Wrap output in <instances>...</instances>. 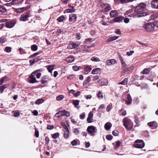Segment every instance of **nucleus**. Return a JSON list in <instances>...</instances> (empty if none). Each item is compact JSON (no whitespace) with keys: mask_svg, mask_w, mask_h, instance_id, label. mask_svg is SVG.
Returning <instances> with one entry per match:
<instances>
[{"mask_svg":"<svg viewBox=\"0 0 158 158\" xmlns=\"http://www.w3.org/2000/svg\"><path fill=\"white\" fill-rule=\"evenodd\" d=\"M146 5L145 4L142 3L139 4L137 6L135 7L134 15H131L132 16L135 17H140L142 16H147L148 13L147 12H143L144 8Z\"/></svg>","mask_w":158,"mask_h":158,"instance_id":"obj_1","label":"nucleus"},{"mask_svg":"<svg viewBox=\"0 0 158 158\" xmlns=\"http://www.w3.org/2000/svg\"><path fill=\"white\" fill-rule=\"evenodd\" d=\"M123 125L127 130L131 131L133 129V124L131 120L127 117L124 118L123 120Z\"/></svg>","mask_w":158,"mask_h":158,"instance_id":"obj_2","label":"nucleus"},{"mask_svg":"<svg viewBox=\"0 0 158 158\" xmlns=\"http://www.w3.org/2000/svg\"><path fill=\"white\" fill-rule=\"evenodd\" d=\"M61 125L63 128L64 137L65 139H67L69 137V130L65 123L62 122L61 123Z\"/></svg>","mask_w":158,"mask_h":158,"instance_id":"obj_3","label":"nucleus"},{"mask_svg":"<svg viewBox=\"0 0 158 158\" xmlns=\"http://www.w3.org/2000/svg\"><path fill=\"white\" fill-rule=\"evenodd\" d=\"M31 16L30 12H26L21 15L20 18V20L21 21L25 22L28 20V18Z\"/></svg>","mask_w":158,"mask_h":158,"instance_id":"obj_4","label":"nucleus"},{"mask_svg":"<svg viewBox=\"0 0 158 158\" xmlns=\"http://www.w3.org/2000/svg\"><path fill=\"white\" fill-rule=\"evenodd\" d=\"M143 27L148 32L152 31L155 29L153 23H151L145 24Z\"/></svg>","mask_w":158,"mask_h":158,"instance_id":"obj_5","label":"nucleus"},{"mask_svg":"<svg viewBox=\"0 0 158 158\" xmlns=\"http://www.w3.org/2000/svg\"><path fill=\"white\" fill-rule=\"evenodd\" d=\"M145 145L144 143L142 140H137L135 141L134 144V147L138 148H143Z\"/></svg>","mask_w":158,"mask_h":158,"instance_id":"obj_6","label":"nucleus"},{"mask_svg":"<svg viewBox=\"0 0 158 158\" xmlns=\"http://www.w3.org/2000/svg\"><path fill=\"white\" fill-rule=\"evenodd\" d=\"M36 72H33L29 76V78H30V80L28 81V82L30 83H34L36 82H38L36 81L35 76L36 74Z\"/></svg>","mask_w":158,"mask_h":158,"instance_id":"obj_7","label":"nucleus"},{"mask_svg":"<svg viewBox=\"0 0 158 158\" xmlns=\"http://www.w3.org/2000/svg\"><path fill=\"white\" fill-rule=\"evenodd\" d=\"M100 6L103 9V10H104L106 12L108 11L111 9V8L110 5L106 3H103L101 4Z\"/></svg>","mask_w":158,"mask_h":158,"instance_id":"obj_8","label":"nucleus"},{"mask_svg":"<svg viewBox=\"0 0 158 158\" xmlns=\"http://www.w3.org/2000/svg\"><path fill=\"white\" fill-rule=\"evenodd\" d=\"M16 23V21L15 20L10 21L7 22L5 23V26L9 28H11L13 27Z\"/></svg>","mask_w":158,"mask_h":158,"instance_id":"obj_9","label":"nucleus"},{"mask_svg":"<svg viewBox=\"0 0 158 158\" xmlns=\"http://www.w3.org/2000/svg\"><path fill=\"white\" fill-rule=\"evenodd\" d=\"M99 85L100 86L106 85L108 84V81L107 80L102 78L100 79L98 81Z\"/></svg>","mask_w":158,"mask_h":158,"instance_id":"obj_10","label":"nucleus"},{"mask_svg":"<svg viewBox=\"0 0 158 158\" xmlns=\"http://www.w3.org/2000/svg\"><path fill=\"white\" fill-rule=\"evenodd\" d=\"M97 130L96 127L92 125L88 126L87 129V131L89 133H96L97 132Z\"/></svg>","mask_w":158,"mask_h":158,"instance_id":"obj_11","label":"nucleus"},{"mask_svg":"<svg viewBox=\"0 0 158 158\" xmlns=\"http://www.w3.org/2000/svg\"><path fill=\"white\" fill-rule=\"evenodd\" d=\"M29 7L30 6H27V7H23L19 8L16 9L15 11L17 13H22L23 11L28 9L29 8Z\"/></svg>","mask_w":158,"mask_h":158,"instance_id":"obj_12","label":"nucleus"},{"mask_svg":"<svg viewBox=\"0 0 158 158\" xmlns=\"http://www.w3.org/2000/svg\"><path fill=\"white\" fill-rule=\"evenodd\" d=\"M148 125L149 127H152V129H155L158 127L157 123L155 121L148 123Z\"/></svg>","mask_w":158,"mask_h":158,"instance_id":"obj_13","label":"nucleus"},{"mask_svg":"<svg viewBox=\"0 0 158 158\" xmlns=\"http://www.w3.org/2000/svg\"><path fill=\"white\" fill-rule=\"evenodd\" d=\"M116 63V60L114 59L108 60L106 61V64L108 66H110Z\"/></svg>","mask_w":158,"mask_h":158,"instance_id":"obj_14","label":"nucleus"},{"mask_svg":"<svg viewBox=\"0 0 158 158\" xmlns=\"http://www.w3.org/2000/svg\"><path fill=\"white\" fill-rule=\"evenodd\" d=\"M152 7L153 8L158 9V0H154L151 2Z\"/></svg>","mask_w":158,"mask_h":158,"instance_id":"obj_15","label":"nucleus"},{"mask_svg":"<svg viewBox=\"0 0 158 158\" xmlns=\"http://www.w3.org/2000/svg\"><path fill=\"white\" fill-rule=\"evenodd\" d=\"M122 64V73H125L129 71L126 66V64L125 63H123Z\"/></svg>","mask_w":158,"mask_h":158,"instance_id":"obj_16","label":"nucleus"},{"mask_svg":"<svg viewBox=\"0 0 158 158\" xmlns=\"http://www.w3.org/2000/svg\"><path fill=\"white\" fill-rule=\"evenodd\" d=\"M131 102L132 98L131 96L129 94H128L127 95V99L125 101V103L127 105H129L131 103Z\"/></svg>","mask_w":158,"mask_h":158,"instance_id":"obj_17","label":"nucleus"},{"mask_svg":"<svg viewBox=\"0 0 158 158\" xmlns=\"http://www.w3.org/2000/svg\"><path fill=\"white\" fill-rule=\"evenodd\" d=\"M77 18L76 15L74 14H71L69 16V21L70 22H74L76 21Z\"/></svg>","mask_w":158,"mask_h":158,"instance_id":"obj_18","label":"nucleus"},{"mask_svg":"<svg viewBox=\"0 0 158 158\" xmlns=\"http://www.w3.org/2000/svg\"><path fill=\"white\" fill-rule=\"evenodd\" d=\"M60 114H61V115L65 116L66 117H69L70 115V112L65 110L60 111Z\"/></svg>","mask_w":158,"mask_h":158,"instance_id":"obj_19","label":"nucleus"},{"mask_svg":"<svg viewBox=\"0 0 158 158\" xmlns=\"http://www.w3.org/2000/svg\"><path fill=\"white\" fill-rule=\"evenodd\" d=\"M75 60L74 57L71 56H68L66 58L65 60L68 63H71L73 62Z\"/></svg>","mask_w":158,"mask_h":158,"instance_id":"obj_20","label":"nucleus"},{"mask_svg":"<svg viewBox=\"0 0 158 158\" xmlns=\"http://www.w3.org/2000/svg\"><path fill=\"white\" fill-rule=\"evenodd\" d=\"M50 80V79L47 76L44 77L42 78V80L41 81V84H44L46 83H47L48 81Z\"/></svg>","mask_w":158,"mask_h":158,"instance_id":"obj_21","label":"nucleus"},{"mask_svg":"<svg viewBox=\"0 0 158 158\" xmlns=\"http://www.w3.org/2000/svg\"><path fill=\"white\" fill-rule=\"evenodd\" d=\"M123 19V17L122 16L116 17L113 19L114 22H120Z\"/></svg>","mask_w":158,"mask_h":158,"instance_id":"obj_22","label":"nucleus"},{"mask_svg":"<svg viewBox=\"0 0 158 158\" xmlns=\"http://www.w3.org/2000/svg\"><path fill=\"white\" fill-rule=\"evenodd\" d=\"M76 12V10L75 9H74L73 6H72V8L71 9H67L65 10L64 11V13H73L75 12Z\"/></svg>","mask_w":158,"mask_h":158,"instance_id":"obj_23","label":"nucleus"},{"mask_svg":"<svg viewBox=\"0 0 158 158\" xmlns=\"http://www.w3.org/2000/svg\"><path fill=\"white\" fill-rule=\"evenodd\" d=\"M93 116V114L92 112H90L88 114V116L87 118V121L89 123H90L92 122L91 119Z\"/></svg>","mask_w":158,"mask_h":158,"instance_id":"obj_24","label":"nucleus"},{"mask_svg":"<svg viewBox=\"0 0 158 158\" xmlns=\"http://www.w3.org/2000/svg\"><path fill=\"white\" fill-rule=\"evenodd\" d=\"M111 126V123L110 122H107L105 124L104 127L106 130L108 131L110 130Z\"/></svg>","mask_w":158,"mask_h":158,"instance_id":"obj_25","label":"nucleus"},{"mask_svg":"<svg viewBox=\"0 0 158 158\" xmlns=\"http://www.w3.org/2000/svg\"><path fill=\"white\" fill-rule=\"evenodd\" d=\"M118 15V13L116 10L111 11L110 13V15L111 18H113Z\"/></svg>","mask_w":158,"mask_h":158,"instance_id":"obj_26","label":"nucleus"},{"mask_svg":"<svg viewBox=\"0 0 158 158\" xmlns=\"http://www.w3.org/2000/svg\"><path fill=\"white\" fill-rule=\"evenodd\" d=\"M23 0H13L12 3L13 4H20L22 3Z\"/></svg>","mask_w":158,"mask_h":158,"instance_id":"obj_27","label":"nucleus"},{"mask_svg":"<svg viewBox=\"0 0 158 158\" xmlns=\"http://www.w3.org/2000/svg\"><path fill=\"white\" fill-rule=\"evenodd\" d=\"M91 68L89 66L85 67L84 69V73L85 74H87L91 71Z\"/></svg>","mask_w":158,"mask_h":158,"instance_id":"obj_28","label":"nucleus"},{"mask_svg":"<svg viewBox=\"0 0 158 158\" xmlns=\"http://www.w3.org/2000/svg\"><path fill=\"white\" fill-rule=\"evenodd\" d=\"M55 67L54 65H48L46 66L47 70L50 73H51Z\"/></svg>","mask_w":158,"mask_h":158,"instance_id":"obj_29","label":"nucleus"},{"mask_svg":"<svg viewBox=\"0 0 158 158\" xmlns=\"http://www.w3.org/2000/svg\"><path fill=\"white\" fill-rule=\"evenodd\" d=\"M9 85L8 84L4 85H3L1 86L0 87V90L1 93H2L3 92L4 90L6 88L8 87Z\"/></svg>","mask_w":158,"mask_h":158,"instance_id":"obj_30","label":"nucleus"},{"mask_svg":"<svg viewBox=\"0 0 158 158\" xmlns=\"http://www.w3.org/2000/svg\"><path fill=\"white\" fill-rule=\"evenodd\" d=\"M133 10L132 9H130V10H129L127 11L125 13V15H128V16H129L130 17H134V16H132V15H133L132 14V13H133Z\"/></svg>","mask_w":158,"mask_h":158,"instance_id":"obj_31","label":"nucleus"},{"mask_svg":"<svg viewBox=\"0 0 158 158\" xmlns=\"http://www.w3.org/2000/svg\"><path fill=\"white\" fill-rule=\"evenodd\" d=\"M151 70L150 68H146L144 69L141 72V73L142 74H147Z\"/></svg>","mask_w":158,"mask_h":158,"instance_id":"obj_32","label":"nucleus"},{"mask_svg":"<svg viewBox=\"0 0 158 158\" xmlns=\"http://www.w3.org/2000/svg\"><path fill=\"white\" fill-rule=\"evenodd\" d=\"M44 101V100L43 98H41L37 99L35 102V103L37 105H39L42 103Z\"/></svg>","mask_w":158,"mask_h":158,"instance_id":"obj_33","label":"nucleus"},{"mask_svg":"<svg viewBox=\"0 0 158 158\" xmlns=\"http://www.w3.org/2000/svg\"><path fill=\"white\" fill-rule=\"evenodd\" d=\"M101 69L99 68H96L94 69L92 71V73L93 74H97L98 73L99 71H101Z\"/></svg>","mask_w":158,"mask_h":158,"instance_id":"obj_34","label":"nucleus"},{"mask_svg":"<svg viewBox=\"0 0 158 158\" xmlns=\"http://www.w3.org/2000/svg\"><path fill=\"white\" fill-rule=\"evenodd\" d=\"M118 37L117 36H114L110 37L109 39L107 40L106 41L107 42H109L113 41L117 39Z\"/></svg>","mask_w":158,"mask_h":158,"instance_id":"obj_35","label":"nucleus"},{"mask_svg":"<svg viewBox=\"0 0 158 158\" xmlns=\"http://www.w3.org/2000/svg\"><path fill=\"white\" fill-rule=\"evenodd\" d=\"M128 79L127 78H125L121 82L118 83V85H126L128 82Z\"/></svg>","mask_w":158,"mask_h":158,"instance_id":"obj_36","label":"nucleus"},{"mask_svg":"<svg viewBox=\"0 0 158 158\" xmlns=\"http://www.w3.org/2000/svg\"><path fill=\"white\" fill-rule=\"evenodd\" d=\"M8 79V77L6 76H5L2 77L0 80V85L2 84L4 81H7Z\"/></svg>","mask_w":158,"mask_h":158,"instance_id":"obj_37","label":"nucleus"},{"mask_svg":"<svg viewBox=\"0 0 158 158\" xmlns=\"http://www.w3.org/2000/svg\"><path fill=\"white\" fill-rule=\"evenodd\" d=\"M90 79L91 78L90 77H87L83 83V85H85L89 83L90 81Z\"/></svg>","mask_w":158,"mask_h":158,"instance_id":"obj_38","label":"nucleus"},{"mask_svg":"<svg viewBox=\"0 0 158 158\" xmlns=\"http://www.w3.org/2000/svg\"><path fill=\"white\" fill-rule=\"evenodd\" d=\"M91 60L94 62H99L100 61V59L96 56H93L91 57Z\"/></svg>","mask_w":158,"mask_h":158,"instance_id":"obj_39","label":"nucleus"},{"mask_svg":"<svg viewBox=\"0 0 158 158\" xmlns=\"http://www.w3.org/2000/svg\"><path fill=\"white\" fill-rule=\"evenodd\" d=\"M31 49L32 51H35L38 49V46L35 44H33L31 46Z\"/></svg>","mask_w":158,"mask_h":158,"instance_id":"obj_40","label":"nucleus"},{"mask_svg":"<svg viewBox=\"0 0 158 158\" xmlns=\"http://www.w3.org/2000/svg\"><path fill=\"white\" fill-rule=\"evenodd\" d=\"M6 11V9L4 6H0V12L5 13Z\"/></svg>","mask_w":158,"mask_h":158,"instance_id":"obj_41","label":"nucleus"},{"mask_svg":"<svg viewBox=\"0 0 158 158\" xmlns=\"http://www.w3.org/2000/svg\"><path fill=\"white\" fill-rule=\"evenodd\" d=\"M79 101L77 100H73V103L76 107L79 104Z\"/></svg>","mask_w":158,"mask_h":158,"instance_id":"obj_42","label":"nucleus"},{"mask_svg":"<svg viewBox=\"0 0 158 158\" xmlns=\"http://www.w3.org/2000/svg\"><path fill=\"white\" fill-rule=\"evenodd\" d=\"M92 42V38H89L86 39L85 41V42L87 44H89Z\"/></svg>","mask_w":158,"mask_h":158,"instance_id":"obj_43","label":"nucleus"},{"mask_svg":"<svg viewBox=\"0 0 158 158\" xmlns=\"http://www.w3.org/2000/svg\"><path fill=\"white\" fill-rule=\"evenodd\" d=\"M98 97L99 99H102L103 98V96L102 94L101 91H99L98 93L97 94Z\"/></svg>","mask_w":158,"mask_h":158,"instance_id":"obj_44","label":"nucleus"},{"mask_svg":"<svg viewBox=\"0 0 158 158\" xmlns=\"http://www.w3.org/2000/svg\"><path fill=\"white\" fill-rule=\"evenodd\" d=\"M59 135L58 133H55L52 135V137L53 139H55L58 137Z\"/></svg>","mask_w":158,"mask_h":158,"instance_id":"obj_45","label":"nucleus"},{"mask_svg":"<svg viewBox=\"0 0 158 158\" xmlns=\"http://www.w3.org/2000/svg\"><path fill=\"white\" fill-rule=\"evenodd\" d=\"M4 51L7 52H10L11 51V48L10 47H6L4 49Z\"/></svg>","mask_w":158,"mask_h":158,"instance_id":"obj_46","label":"nucleus"},{"mask_svg":"<svg viewBox=\"0 0 158 158\" xmlns=\"http://www.w3.org/2000/svg\"><path fill=\"white\" fill-rule=\"evenodd\" d=\"M109 23V22H106L104 19L102 20V24L103 25H108Z\"/></svg>","mask_w":158,"mask_h":158,"instance_id":"obj_47","label":"nucleus"},{"mask_svg":"<svg viewBox=\"0 0 158 158\" xmlns=\"http://www.w3.org/2000/svg\"><path fill=\"white\" fill-rule=\"evenodd\" d=\"M135 122L137 126H139V119L138 117L136 116H135Z\"/></svg>","mask_w":158,"mask_h":158,"instance_id":"obj_48","label":"nucleus"},{"mask_svg":"<svg viewBox=\"0 0 158 158\" xmlns=\"http://www.w3.org/2000/svg\"><path fill=\"white\" fill-rule=\"evenodd\" d=\"M113 107L112 104H110L107 107V111L108 112L110 111L112 109Z\"/></svg>","mask_w":158,"mask_h":158,"instance_id":"obj_49","label":"nucleus"},{"mask_svg":"<svg viewBox=\"0 0 158 158\" xmlns=\"http://www.w3.org/2000/svg\"><path fill=\"white\" fill-rule=\"evenodd\" d=\"M35 135L37 138H38L39 136V131L37 130V129L36 128H35Z\"/></svg>","mask_w":158,"mask_h":158,"instance_id":"obj_50","label":"nucleus"},{"mask_svg":"<svg viewBox=\"0 0 158 158\" xmlns=\"http://www.w3.org/2000/svg\"><path fill=\"white\" fill-rule=\"evenodd\" d=\"M75 76L73 74H71L69 75L67 77V79H68L71 80V79L74 78Z\"/></svg>","mask_w":158,"mask_h":158,"instance_id":"obj_51","label":"nucleus"},{"mask_svg":"<svg viewBox=\"0 0 158 158\" xmlns=\"http://www.w3.org/2000/svg\"><path fill=\"white\" fill-rule=\"evenodd\" d=\"M39 54V52H38L35 53L31 55L30 56H29V58H32L34 57H35L36 56L38 55Z\"/></svg>","mask_w":158,"mask_h":158,"instance_id":"obj_52","label":"nucleus"},{"mask_svg":"<svg viewBox=\"0 0 158 158\" xmlns=\"http://www.w3.org/2000/svg\"><path fill=\"white\" fill-rule=\"evenodd\" d=\"M81 92L80 91H78L76 93H72V94L75 97H77L80 95Z\"/></svg>","mask_w":158,"mask_h":158,"instance_id":"obj_53","label":"nucleus"},{"mask_svg":"<svg viewBox=\"0 0 158 158\" xmlns=\"http://www.w3.org/2000/svg\"><path fill=\"white\" fill-rule=\"evenodd\" d=\"M121 143L119 141H117L116 142V146L114 147L115 149H117L119 147L121 144Z\"/></svg>","mask_w":158,"mask_h":158,"instance_id":"obj_54","label":"nucleus"},{"mask_svg":"<svg viewBox=\"0 0 158 158\" xmlns=\"http://www.w3.org/2000/svg\"><path fill=\"white\" fill-rule=\"evenodd\" d=\"M71 144L73 146H76L77 145V142L76 140H74L71 142Z\"/></svg>","mask_w":158,"mask_h":158,"instance_id":"obj_55","label":"nucleus"},{"mask_svg":"<svg viewBox=\"0 0 158 158\" xmlns=\"http://www.w3.org/2000/svg\"><path fill=\"white\" fill-rule=\"evenodd\" d=\"M6 41V39L3 37H1L0 40V43H3L5 42Z\"/></svg>","mask_w":158,"mask_h":158,"instance_id":"obj_56","label":"nucleus"},{"mask_svg":"<svg viewBox=\"0 0 158 158\" xmlns=\"http://www.w3.org/2000/svg\"><path fill=\"white\" fill-rule=\"evenodd\" d=\"M134 51H130L129 52H127V55L128 56H131V55H132V54L134 53Z\"/></svg>","mask_w":158,"mask_h":158,"instance_id":"obj_57","label":"nucleus"},{"mask_svg":"<svg viewBox=\"0 0 158 158\" xmlns=\"http://www.w3.org/2000/svg\"><path fill=\"white\" fill-rule=\"evenodd\" d=\"M113 136L111 135H107L106 136V139L109 140H111L112 139Z\"/></svg>","mask_w":158,"mask_h":158,"instance_id":"obj_58","label":"nucleus"},{"mask_svg":"<svg viewBox=\"0 0 158 158\" xmlns=\"http://www.w3.org/2000/svg\"><path fill=\"white\" fill-rule=\"evenodd\" d=\"M19 51L20 54H21L26 53V52H24V50L21 48H19Z\"/></svg>","mask_w":158,"mask_h":158,"instance_id":"obj_59","label":"nucleus"},{"mask_svg":"<svg viewBox=\"0 0 158 158\" xmlns=\"http://www.w3.org/2000/svg\"><path fill=\"white\" fill-rule=\"evenodd\" d=\"M73 69L74 71H76L79 70V68L77 66H73Z\"/></svg>","mask_w":158,"mask_h":158,"instance_id":"obj_60","label":"nucleus"},{"mask_svg":"<svg viewBox=\"0 0 158 158\" xmlns=\"http://www.w3.org/2000/svg\"><path fill=\"white\" fill-rule=\"evenodd\" d=\"M84 97L86 99H90L92 98V96L91 95H85Z\"/></svg>","mask_w":158,"mask_h":158,"instance_id":"obj_61","label":"nucleus"},{"mask_svg":"<svg viewBox=\"0 0 158 158\" xmlns=\"http://www.w3.org/2000/svg\"><path fill=\"white\" fill-rule=\"evenodd\" d=\"M72 44H73V46L74 47V48H77L79 46L78 44L76 43H72Z\"/></svg>","mask_w":158,"mask_h":158,"instance_id":"obj_62","label":"nucleus"},{"mask_svg":"<svg viewBox=\"0 0 158 158\" xmlns=\"http://www.w3.org/2000/svg\"><path fill=\"white\" fill-rule=\"evenodd\" d=\"M85 113H82L80 115V118L81 119H83L85 117Z\"/></svg>","mask_w":158,"mask_h":158,"instance_id":"obj_63","label":"nucleus"},{"mask_svg":"<svg viewBox=\"0 0 158 158\" xmlns=\"http://www.w3.org/2000/svg\"><path fill=\"white\" fill-rule=\"evenodd\" d=\"M154 25V28H155V27H158V21H155L153 23H152Z\"/></svg>","mask_w":158,"mask_h":158,"instance_id":"obj_64","label":"nucleus"}]
</instances>
